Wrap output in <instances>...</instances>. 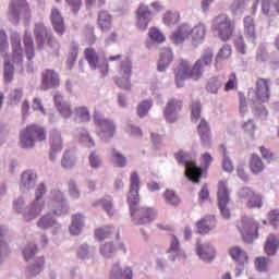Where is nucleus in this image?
Here are the masks:
<instances>
[{
  "instance_id": "nucleus-1",
  "label": "nucleus",
  "mask_w": 279,
  "mask_h": 279,
  "mask_svg": "<svg viewBox=\"0 0 279 279\" xmlns=\"http://www.w3.org/2000/svg\"><path fill=\"white\" fill-rule=\"evenodd\" d=\"M209 64H213V53L210 51L205 52L202 59L196 60L193 68H191L187 60H181L174 70L178 88L184 86V80H199Z\"/></svg>"
},
{
  "instance_id": "nucleus-2",
  "label": "nucleus",
  "mask_w": 279,
  "mask_h": 279,
  "mask_svg": "<svg viewBox=\"0 0 279 279\" xmlns=\"http://www.w3.org/2000/svg\"><path fill=\"white\" fill-rule=\"evenodd\" d=\"M252 95H255L252 97ZM248 97L253 102V114L258 119H267V108L263 104H267L271 97V89L269 87V78H257L255 84V93H248Z\"/></svg>"
},
{
  "instance_id": "nucleus-3",
  "label": "nucleus",
  "mask_w": 279,
  "mask_h": 279,
  "mask_svg": "<svg viewBox=\"0 0 279 279\" xmlns=\"http://www.w3.org/2000/svg\"><path fill=\"white\" fill-rule=\"evenodd\" d=\"M45 193H47V187L45 186V183H40L35 191V199L33 204L28 208H26L24 211H22L23 206L25 205V201H23V198H19L14 203L15 210L17 213H22L24 221H32L37 217H40V214L45 208V201H40V199H43V197L45 196Z\"/></svg>"
},
{
  "instance_id": "nucleus-4",
  "label": "nucleus",
  "mask_w": 279,
  "mask_h": 279,
  "mask_svg": "<svg viewBox=\"0 0 279 279\" xmlns=\"http://www.w3.org/2000/svg\"><path fill=\"white\" fill-rule=\"evenodd\" d=\"M47 141V130L38 124H29L20 132L22 149H32L36 143Z\"/></svg>"
},
{
  "instance_id": "nucleus-5",
  "label": "nucleus",
  "mask_w": 279,
  "mask_h": 279,
  "mask_svg": "<svg viewBox=\"0 0 279 279\" xmlns=\"http://www.w3.org/2000/svg\"><path fill=\"white\" fill-rule=\"evenodd\" d=\"M235 27L236 24L226 14L216 16L211 22V32L225 43L232 38Z\"/></svg>"
},
{
  "instance_id": "nucleus-6",
  "label": "nucleus",
  "mask_w": 279,
  "mask_h": 279,
  "mask_svg": "<svg viewBox=\"0 0 279 279\" xmlns=\"http://www.w3.org/2000/svg\"><path fill=\"white\" fill-rule=\"evenodd\" d=\"M35 36L39 49H43L45 47V43L47 41L50 53H52V56H60V44L56 40L53 34H51V31L47 29L45 24H36Z\"/></svg>"
},
{
  "instance_id": "nucleus-7",
  "label": "nucleus",
  "mask_w": 279,
  "mask_h": 279,
  "mask_svg": "<svg viewBox=\"0 0 279 279\" xmlns=\"http://www.w3.org/2000/svg\"><path fill=\"white\" fill-rule=\"evenodd\" d=\"M174 156L179 165H184L186 178H189L191 182H194V184H199L204 171L202 168L197 167L195 161L191 160V155L184 153V150H179Z\"/></svg>"
},
{
  "instance_id": "nucleus-8",
  "label": "nucleus",
  "mask_w": 279,
  "mask_h": 279,
  "mask_svg": "<svg viewBox=\"0 0 279 279\" xmlns=\"http://www.w3.org/2000/svg\"><path fill=\"white\" fill-rule=\"evenodd\" d=\"M131 217L137 226L151 223L156 219V209L151 207H136L134 204H129Z\"/></svg>"
},
{
  "instance_id": "nucleus-9",
  "label": "nucleus",
  "mask_w": 279,
  "mask_h": 279,
  "mask_svg": "<svg viewBox=\"0 0 279 279\" xmlns=\"http://www.w3.org/2000/svg\"><path fill=\"white\" fill-rule=\"evenodd\" d=\"M238 230L245 243H254L255 239H258V222L252 218H243L238 222Z\"/></svg>"
},
{
  "instance_id": "nucleus-10",
  "label": "nucleus",
  "mask_w": 279,
  "mask_h": 279,
  "mask_svg": "<svg viewBox=\"0 0 279 279\" xmlns=\"http://www.w3.org/2000/svg\"><path fill=\"white\" fill-rule=\"evenodd\" d=\"M217 197L222 217L230 219V208L228 207V204H230V191L228 190V181H219Z\"/></svg>"
},
{
  "instance_id": "nucleus-11",
  "label": "nucleus",
  "mask_w": 279,
  "mask_h": 279,
  "mask_svg": "<svg viewBox=\"0 0 279 279\" xmlns=\"http://www.w3.org/2000/svg\"><path fill=\"white\" fill-rule=\"evenodd\" d=\"M95 124L99 126L98 135L100 138L108 143L112 141L113 136H117V124L110 119L95 118Z\"/></svg>"
},
{
  "instance_id": "nucleus-12",
  "label": "nucleus",
  "mask_w": 279,
  "mask_h": 279,
  "mask_svg": "<svg viewBox=\"0 0 279 279\" xmlns=\"http://www.w3.org/2000/svg\"><path fill=\"white\" fill-rule=\"evenodd\" d=\"M84 58L93 71L99 69L102 77H106L109 71L108 63L99 64V54L97 53V50L95 48H85Z\"/></svg>"
},
{
  "instance_id": "nucleus-13",
  "label": "nucleus",
  "mask_w": 279,
  "mask_h": 279,
  "mask_svg": "<svg viewBox=\"0 0 279 279\" xmlns=\"http://www.w3.org/2000/svg\"><path fill=\"white\" fill-rule=\"evenodd\" d=\"M182 100L178 98H170L167 101L166 107L163 109V118L168 123H175V121H178V114L182 111Z\"/></svg>"
},
{
  "instance_id": "nucleus-14",
  "label": "nucleus",
  "mask_w": 279,
  "mask_h": 279,
  "mask_svg": "<svg viewBox=\"0 0 279 279\" xmlns=\"http://www.w3.org/2000/svg\"><path fill=\"white\" fill-rule=\"evenodd\" d=\"M132 77V62L126 61L120 65L119 76L116 78V84L119 88L123 90H130L132 88V83L130 78Z\"/></svg>"
},
{
  "instance_id": "nucleus-15",
  "label": "nucleus",
  "mask_w": 279,
  "mask_h": 279,
  "mask_svg": "<svg viewBox=\"0 0 279 279\" xmlns=\"http://www.w3.org/2000/svg\"><path fill=\"white\" fill-rule=\"evenodd\" d=\"M49 206L56 215H66L69 213V207H66V201L64 199V194L59 190L51 191V199Z\"/></svg>"
},
{
  "instance_id": "nucleus-16",
  "label": "nucleus",
  "mask_w": 279,
  "mask_h": 279,
  "mask_svg": "<svg viewBox=\"0 0 279 279\" xmlns=\"http://www.w3.org/2000/svg\"><path fill=\"white\" fill-rule=\"evenodd\" d=\"M240 199L246 203L247 208H263V196L250 187L240 191Z\"/></svg>"
},
{
  "instance_id": "nucleus-17",
  "label": "nucleus",
  "mask_w": 279,
  "mask_h": 279,
  "mask_svg": "<svg viewBox=\"0 0 279 279\" xmlns=\"http://www.w3.org/2000/svg\"><path fill=\"white\" fill-rule=\"evenodd\" d=\"M60 86V76L53 70H44L41 72V90L58 88Z\"/></svg>"
},
{
  "instance_id": "nucleus-18",
  "label": "nucleus",
  "mask_w": 279,
  "mask_h": 279,
  "mask_svg": "<svg viewBox=\"0 0 279 279\" xmlns=\"http://www.w3.org/2000/svg\"><path fill=\"white\" fill-rule=\"evenodd\" d=\"M138 191H141V178L138 173H131L130 179V191L128 195V203L133 204V206H137L140 202Z\"/></svg>"
},
{
  "instance_id": "nucleus-19",
  "label": "nucleus",
  "mask_w": 279,
  "mask_h": 279,
  "mask_svg": "<svg viewBox=\"0 0 279 279\" xmlns=\"http://www.w3.org/2000/svg\"><path fill=\"white\" fill-rule=\"evenodd\" d=\"M11 47L13 49L12 63L23 64V47L21 46V35L19 33L11 35Z\"/></svg>"
},
{
  "instance_id": "nucleus-20",
  "label": "nucleus",
  "mask_w": 279,
  "mask_h": 279,
  "mask_svg": "<svg viewBox=\"0 0 279 279\" xmlns=\"http://www.w3.org/2000/svg\"><path fill=\"white\" fill-rule=\"evenodd\" d=\"M137 27L140 29H146L149 27V22L151 21V11H149V7L145 4H140L137 11Z\"/></svg>"
},
{
  "instance_id": "nucleus-21",
  "label": "nucleus",
  "mask_w": 279,
  "mask_h": 279,
  "mask_svg": "<svg viewBox=\"0 0 279 279\" xmlns=\"http://www.w3.org/2000/svg\"><path fill=\"white\" fill-rule=\"evenodd\" d=\"M198 136L201 138V143L205 145V147H210V143L213 141V132L210 131V125L206 119H202L197 126Z\"/></svg>"
},
{
  "instance_id": "nucleus-22",
  "label": "nucleus",
  "mask_w": 279,
  "mask_h": 279,
  "mask_svg": "<svg viewBox=\"0 0 279 279\" xmlns=\"http://www.w3.org/2000/svg\"><path fill=\"white\" fill-rule=\"evenodd\" d=\"M196 252L202 260L206 263H210L215 260V247L211 246L210 243L202 244V242L197 241L196 243Z\"/></svg>"
},
{
  "instance_id": "nucleus-23",
  "label": "nucleus",
  "mask_w": 279,
  "mask_h": 279,
  "mask_svg": "<svg viewBox=\"0 0 279 279\" xmlns=\"http://www.w3.org/2000/svg\"><path fill=\"white\" fill-rule=\"evenodd\" d=\"M112 14H110L108 11L101 10L98 13L97 25L102 34H106L112 29Z\"/></svg>"
},
{
  "instance_id": "nucleus-24",
  "label": "nucleus",
  "mask_w": 279,
  "mask_h": 279,
  "mask_svg": "<svg viewBox=\"0 0 279 279\" xmlns=\"http://www.w3.org/2000/svg\"><path fill=\"white\" fill-rule=\"evenodd\" d=\"M51 23L54 32L62 36L65 32V26H64V17H62V14L60 13V10L53 8L51 10Z\"/></svg>"
},
{
  "instance_id": "nucleus-25",
  "label": "nucleus",
  "mask_w": 279,
  "mask_h": 279,
  "mask_svg": "<svg viewBox=\"0 0 279 279\" xmlns=\"http://www.w3.org/2000/svg\"><path fill=\"white\" fill-rule=\"evenodd\" d=\"M112 234H117V239H119V229L112 226L99 227L94 231V236L97 239V241H106V239H111Z\"/></svg>"
},
{
  "instance_id": "nucleus-26",
  "label": "nucleus",
  "mask_w": 279,
  "mask_h": 279,
  "mask_svg": "<svg viewBox=\"0 0 279 279\" xmlns=\"http://www.w3.org/2000/svg\"><path fill=\"white\" fill-rule=\"evenodd\" d=\"M189 32L192 36V45L197 47V45H202V43H204V39L206 38V25L198 24L192 29H189Z\"/></svg>"
},
{
  "instance_id": "nucleus-27",
  "label": "nucleus",
  "mask_w": 279,
  "mask_h": 279,
  "mask_svg": "<svg viewBox=\"0 0 279 279\" xmlns=\"http://www.w3.org/2000/svg\"><path fill=\"white\" fill-rule=\"evenodd\" d=\"M248 167L251 173H253L254 175H259V173H263V171H265V161H263V158H260L258 154L253 153L248 161Z\"/></svg>"
},
{
  "instance_id": "nucleus-28",
  "label": "nucleus",
  "mask_w": 279,
  "mask_h": 279,
  "mask_svg": "<svg viewBox=\"0 0 279 279\" xmlns=\"http://www.w3.org/2000/svg\"><path fill=\"white\" fill-rule=\"evenodd\" d=\"M216 223L215 216H207L196 222V228L199 234H208L215 228Z\"/></svg>"
},
{
  "instance_id": "nucleus-29",
  "label": "nucleus",
  "mask_w": 279,
  "mask_h": 279,
  "mask_svg": "<svg viewBox=\"0 0 279 279\" xmlns=\"http://www.w3.org/2000/svg\"><path fill=\"white\" fill-rule=\"evenodd\" d=\"M229 254L235 263L239 265H246L250 262V257L247 256V252L241 248V246H232L229 248Z\"/></svg>"
},
{
  "instance_id": "nucleus-30",
  "label": "nucleus",
  "mask_w": 279,
  "mask_h": 279,
  "mask_svg": "<svg viewBox=\"0 0 279 279\" xmlns=\"http://www.w3.org/2000/svg\"><path fill=\"white\" fill-rule=\"evenodd\" d=\"M132 278H134L132 268L126 267L124 269H121V266H119V264L113 265L110 274V279H132Z\"/></svg>"
},
{
  "instance_id": "nucleus-31",
  "label": "nucleus",
  "mask_w": 279,
  "mask_h": 279,
  "mask_svg": "<svg viewBox=\"0 0 279 279\" xmlns=\"http://www.w3.org/2000/svg\"><path fill=\"white\" fill-rule=\"evenodd\" d=\"M244 23V35L254 43L256 40V23L254 17L247 15L243 20Z\"/></svg>"
},
{
  "instance_id": "nucleus-32",
  "label": "nucleus",
  "mask_w": 279,
  "mask_h": 279,
  "mask_svg": "<svg viewBox=\"0 0 279 279\" xmlns=\"http://www.w3.org/2000/svg\"><path fill=\"white\" fill-rule=\"evenodd\" d=\"M191 35L189 26L182 25L177 31L172 33L171 40L174 45H182L186 38Z\"/></svg>"
},
{
  "instance_id": "nucleus-33",
  "label": "nucleus",
  "mask_w": 279,
  "mask_h": 279,
  "mask_svg": "<svg viewBox=\"0 0 279 279\" xmlns=\"http://www.w3.org/2000/svg\"><path fill=\"white\" fill-rule=\"evenodd\" d=\"M171 62H173V52H171V49L165 48L158 62V71H167V68L171 64Z\"/></svg>"
},
{
  "instance_id": "nucleus-34",
  "label": "nucleus",
  "mask_w": 279,
  "mask_h": 279,
  "mask_svg": "<svg viewBox=\"0 0 279 279\" xmlns=\"http://www.w3.org/2000/svg\"><path fill=\"white\" fill-rule=\"evenodd\" d=\"M264 250L268 256H274L276 254V250H279V236L269 234L266 240Z\"/></svg>"
},
{
  "instance_id": "nucleus-35",
  "label": "nucleus",
  "mask_w": 279,
  "mask_h": 279,
  "mask_svg": "<svg viewBox=\"0 0 279 279\" xmlns=\"http://www.w3.org/2000/svg\"><path fill=\"white\" fill-rule=\"evenodd\" d=\"M119 250L125 254V244L120 243L117 248L112 243H106L100 247V254L106 258H110V256H114Z\"/></svg>"
},
{
  "instance_id": "nucleus-36",
  "label": "nucleus",
  "mask_w": 279,
  "mask_h": 279,
  "mask_svg": "<svg viewBox=\"0 0 279 279\" xmlns=\"http://www.w3.org/2000/svg\"><path fill=\"white\" fill-rule=\"evenodd\" d=\"M49 143L53 154L62 151V135L58 131H51L49 135Z\"/></svg>"
},
{
  "instance_id": "nucleus-37",
  "label": "nucleus",
  "mask_w": 279,
  "mask_h": 279,
  "mask_svg": "<svg viewBox=\"0 0 279 279\" xmlns=\"http://www.w3.org/2000/svg\"><path fill=\"white\" fill-rule=\"evenodd\" d=\"M21 10H24V12H27V10H29V4L27 3V0H13L10 4L11 16H19V12H21Z\"/></svg>"
},
{
  "instance_id": "nucleus-38",
  "label": "nucleus",
  "mask_w": 279,
  "mask_h": 279,
  "mask_svg": "<svg viewBox=\"0 0 279 279\" xmlns=\"http://www.w3.org/2000/svg\"><path fill=\"white\" fill-rule=\"evenodd\" d=\"M54 104L60 114H62V117H64L65 119H69V117L73 114L71 106H69L66 102H62L61 96H54Z\"/></svg>"
},
{
  "instance_id": "nucleus-39",
  "label": "nucleus",
  "mask_w": 279,
  "mask_h": 279,
  "mask_svg": "<svg viewBox=\"0 0 279 279\" xmlns=\"http://www.w3.org/2000/svg\"><path fill=\"white\" fill-rule=\"evenodd\" d=\"M94 208H97V206H102L104 210L109 215V217H112L114 215V205H112V197L107 196L101 198L99 202L93 203Z\"/></svg>"
},
{
  "instance_id": "nucleus-40",
  "label": "nucleus",
  "mask_w": 279,
  "mask_h": 279,
  "mask_svg": "<svg viewBox=\"0 0 279 279\" xmlns=\"http://www.w3.org/2000/svg\"><path fill=\"white\" fill-rule=\"evenodd\" d=\"M75 121L76 123H88L90 121L88 107L82 106L75 109Z\"/></svg>"
},
{
  "instance_id": "nucleus-41",
  "label": "nucleus",
  "mask_w": 279,
  "mask_h": 279,
  "mask_svg": "<svg viewBox=\"0 0 279 279\" xmlns=\"http://www.w3.org/2000/svg\"><path fill=\"white\" fill-rule=\"evenodd\" d=\"M36 173L32 170L24 171L22 174V185L24 189H34L36 186Z\"/></svg>"
},
{
  "instance_id": "nucleus-42",
  "label": "nucleus",
  "mask_w": 279,
  "mask_h": 279,
  "mask_svg": "<svg viewBox=\"0 0 279 279\" xmlns=\"http://www.w3.org/2000/svg\"><path fill=\"white\" fill-rule=\"evenodd\" d=\"M82 214H76L72 216V225L70 226L71 234L77 235L82 232V228H84V221L82 220Z\"/></svg>"
},
{
  "instance_id": "nucleus-43",
  "label": "nucleus",
  "mask_w": 279,
  "mask_h": 279,
  "mask_svg": "<svg viewBox=\"0 0 279 279\" xmlns=\"http://www.w3.org/2000/svg\"><path fill=\"white\" fill-rule=\"evenodd\" d=\"M111 162H113L114 167L123 169L128 165V157L113 148L111 150Z\"/></svg>"
},
{
  "instance_id": "nucleus-44",
  "label": "nucleus",
  "mask_w": 279,
  "mask_h": 279,
  "mask_svg": "<svg viewBox=\"0 0 279 279\" xmlns=\"http://www.w3.org/2000/svg\"><path fill=\"white\" fill-rule=\"evenodd\" d=\"M162 21L165 25H168V27H171V25H178V23H180V13L175 11H167L163 14Z\"/></svg>"
},
{
  "instance_id": "nucleus-45",
  "label": "nucleus",
  "mask_w": 279,
  "mask_h": 279,
  "mask_svg": "<svg viewBox=\"0 0 279 279\" xmlns=\"http://www.w3.org/2000/svg\"><path fill=\"white\" fill-rule=\"evenodd\" d=\"M24 47H25V54L27 60L32 61L36 57V52L34 49V39L31 36L24 37Z\"/></svg>"
},
{
  "instance_id": "nucleus-46",
  "label": "nucleus",
  "mask_w": 279,
  "mask_h": 279,
  "mask_svg": "<svg viewBox=\"0 0 279 279\" xmlns=\"http://www.w3.org/2000/svg\"><path fill=\"white\" fill-rule=\"evenodd\" d=\"M222 86L221 81L219 77H211L208 80L206 85L207 93H210L211 95H217L219 93V88Z\"/></svg>"
},
{
  "instance_id": "nucleus-47",
  "label": "nucleus",
  "mask_w": 279,
  "mask_h": 279,
  "mask_svg": "<svg viewBox=\"0 0 279 279\" xmlns=\"http://www.w3.org/2000/svg\"><path fill=\"white\" fill-rule=\"evenodd\" d=\"M163 199L166 204H170V206H178L180 204V196L175 194V191L166 190L163 193Z\"/></svg>"
},
{
  "instance_id": "nucleus-48",
  "label": "nucleus",
  "mask_w": 279,
  "mask_h": 279,
  "mask_svg": "<svg viewBox=\"0 0 279 279\" xmlns=\"http://www.w3.org/2000/svg\"><path fill=\"white\" fill-rule=\"evenodd\" d=\"M202 119V102L195 101L191 105V120L193 123H197Z\"/></svg>"
},
{
  "instance_id": "nucleus-49",
  "label": "nucleus",
  "mask_w": 279,
  "mask_h": 279,
  "mask_svg": "<svg viewBox=\"0 0 279 279\" xmlns=\"http://www.w3.org/2000/svg\"><path fill=\"white\" fill-rule=\"evenodd\" d=\"M61 165L64 169H71V167L75 165V154H73V151L71 150H66L63 154Z\"/></svg>"
},
{
  "instance_id": "nucleus-50",
  "label": "nucleus",
  "mask_w": 279,
  "mask_h": 279,
  "mask_svg": "<svg viewBox=\"0 0 279 279\" xmlns=\"http://www.w3.org/2000/svg\"><path fill=\"white\" fill-rule=\"evenodd\" d=\"M148 36H149L150 40H153L154 43H158V44L165 43V40H167V38L162 34V32H160V29H158L156 27L149 28Z\"/></svg>"
},
{
  "instance_id": "nucleus-51",
  "label": "nucleus",
  "mask_w": 279,
  "mask_h": 279,
  "mask_svg": "<svg viewBox=\"0 0 279 279\" xmlns=\"http://www.w3.org/2000/svg\"><path fill=\"white\" fill-rule=\"evenodd\" d=\"M4 80L5 82L14 80V65H12L9 58L4 59Z\"/></svg>"
},
{
  "instance_id": "nucleus-52",
  "label": "nucleus",
  "mask_w": 279,
  "mask_h": 279,
  "mask_svg": "<svg viewBox=\"0 0 279 279\" xmlns=\"http://www.w3.org/2000/svg\"><path fill=\"white\" fill-rule=\"evenodd\" d=\"M239 86V78L236 77V73L232 72L229 77L228 82L225 85L226 93H229V90H234Z\"/></svg>"
},
{
  "instance_id": "nucleus-53",
  "label": "nucleus",
  "mask_w": 279,
  "mask_h": 279,
  "mask_svg": "<svg viewBox=\"0 0 279 279\" xmlns=\"http://www.w3.org/2000/svg\"><path fill=\"white\" fill-rule=\"evenodd\" d=\"M43 267H45V257H38L35 264L29 268V274L32 276H37L43 271Z\"/></svg>"
},
{
  "instance_id": "nucleus-54",
  "label": "nucleus",
  "mask_w": 279,
  "mask_h": 279,
  "mask_svg": "<svg viewBox=\"0 0 279 279\" xmlns=\"http://www.w3.org/2000/svg\"><path fill=\"white\" fill-rule=\"evenodd\" d=\"M151 108V101L150 100H144L137 106V114L141 119L143 117H146L147 112H149V109Z\"/></svg>"
},
{
  "instance_id": "nucleus-55",
  "label": "nucleus",
  "mask_w": 279,
  "mask_h": 279,
  "mask_svg": "<svg viewBox=\"0 0 279 279\" xmlns=\"http://www.w3.org/2000/svg\"><path fill=\"white\" fill-rule=\"evenodd\" d=\"M53 223L54 221H53V218H51V215H46L38 220L37 226L38 228H41V230H47V228H51Z\"/></svg>"
},
{
  "instance_id": "nucleus-56",
  "label": "nucleus",
  "mask_w": 279,
  "mask_h": 279,
  "mask_svg": "<svg viewBox=\"0 0 279 279\" xmlns=\"http://www.w3.org/2000/svg\"><path fill=\"white\" fill-rule=\"evenodd\" d=\"M269 265V259L267 257H257L255 260V267L257 271H267V267Z\"/></svg>"
},
{
  "instance_id": "nucleus-57",
  "label": "nucleus",
  "mask_w": 279,
  "mask_h": 279,
  "mask_svg": "<svg viewBox=\"0 0 279 279\" xmlns=\"http://www.w3.org/2000/svg\"><path fill=\"white\" fill-rule=\"evenodd\" d=\"M232 56V48L229 45H225L217 54V60H228Z\"/></svg>"
},
{
  "instance_id": "nucleus-58",
  "label": "nucleus",
  "mask_w": 279,
  "mask_h": 279,
  "mask_svg": "<svg viewBox=\"0 0 279 279\" xmlns=\"http://www.w3.org/2000/svg\"><path fill=\"white\" fill-rule=\"evenodd\" d=\"M37 252H38V248L36 247V244H28L23 252L25 260H29V258H34Z\"/></svg>"
},
{
  "instance_id": "nucleus-59",
  "label": "nucleus",
  "mask_w": 279,
  "mask_h": 279,
  "mask_svg": "<svg viewBox=\"0 0 279 279\" xmlns=\"http://www.w3.org/2000/svg\"><path fill=\"white\" fill-rule=\"evenodd\" d=\"M222 169L223 171H227V173H232V171H234V165L232 163V160H230V157L226 155V153H223Z\"/></svg>"
},
{
  "instance_id": "nucleus-60",
  "label": "nucleus",
  "mask_w": 279,
  "mask_h": 279,
  "mask_svg": "<svg viewBox=\"0 0 279 279\" xmlns=\"http://www.w3.org/2000/svg\"><path fill=\"white\" fill-rule=\"evenodd\" d=\"M213 156L210 155V153H204L201 156V165L202 167H204V169H209L210 166L213 165Z\"/></svg>"
},
{
  "instance_id": "nucleus-61",
  "label": "nucleus",
  "mask_w": 279,
  "mask_h": 279,
  "mask_svg": "<svg viewBox=\"0 0 279 279\" xmlns=\"http://www.w3.org/2000/svg\"><path fill=\"white\" fill-rule=\"evenodd\" d=\"M89 165L93 169H99V167H101V158H99L97 153L93 151L89 155Z\"/></svg>"
},
{
  "instance_id": "nucleus-62",
  "label": "nucleus",
  "mask_w": 279,
  "mask_h": 279,
  "mask_svg": "<svg viewBox=\"0 0 279 279\" xmlns=\"http://www.w3.org/2000/svg\"><path fill=\"white\" fill-rule=\"evenodd\" d=\"M168 252L173 253V254L180 252V240H178V236L171 235L170 247H169Z\"/></svg>"
},
{
  "instance_id": "nucleus-63",
  "label": "nucleus",
  "mask_w": 279,
  "mask_h": 279,
  "mask_svg": "<svg viewBox=\"0 0 279 279\" xmlns=\"http://www.w3.org/2000/svg\"><path fill=\"white\" fill-rule=\"evenodd\" d=\"M74 14H77L82 9V0H65Z\"/></svg>"
},
{
  "instance_id": "nucleus-64",
  "label": "nucleus",
  "mask_w": 279,
  "mask_h": 279,
  "mask_svg": "<svg viewBox=\"0 0 279 279\" xmlns=\"http://www.w3.org/2000/svg\"><path fill=\"white\" fill-rule=\"evenodd\" d=\"M234 45L240 53L245 54V40L242 35L235 38Z\"/></svg>"
}]
</instances>
